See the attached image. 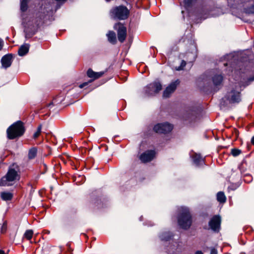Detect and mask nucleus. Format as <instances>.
Segmentation results:
<instances>
[{
	"label": "nucleus",
	"instance_id": "1",
	"mask_svg": "<svg viewBox=\"0 0 254 254\" xmlns=\"http://www.w3.org/2000/svg\"><path fill=\"white\" fill-rule=\"evenodd\" d=\"M180 213L178 217L179 226L185 230L189 229L192 223L191 216L188 208L181 207L179 209Z\"/></svg>",
	"mask_w": 254,
	"mask_h": 254
},
{
	"label": "nucleus",
	"instance_id": "2",
	"mask_svg": "<svg viewBox=\"0 0 254 254\" xmlns=\"http://www.w3.org/2000/svg\"><path fill=\"white\" fill-rule=\"evenodd\" d=\"M24 132L23 123L20 121H17L7 129V136L9 139H13L22 136Z\"/></svg>",
	"mask_w": 254,
	"mask_h": 254
},
{
	"label": "nucleus",
	"instance_id": "3",
	"mask_svg": "<svg viewBox=\"0 0 254 254\" xmlns=\"http://www.w3.org/2000/svg\"><path fill=\"white\" fill-rule=\"evenodd\" d=\"M241 101V90L232 89L227 92L225 96L222 98L221 104L227 106L228 104H238Z\"/></svg>",
	"mask_w": 254,
	"mask_h": 254
},
{
	"label": "nucleus",
	"instance_id": "4",
	"mask_svg": "<svg viewBox=\"0 0 254 254\" xmlns=\"http://www.w3.org/2000/svg\"><path fill=\"white\" fill-rule=\"evenodd\" d=\"M20 176L17 172L13 168H9L6 175L2 177L0 180V186H11L14 184V181L19 180Z\"/></svg>",
	"mask_w": 254,
	"mask_h": 254
},
{
	"label": "nucleus",
	"instance_id": "5",
	"mask_svg": "<svg viewBox=\"0 0 254 254\" xmlns=\"http://www.w3.org/2000/svg\"><path fill=\"white\" fill-rule=\"evenodd\" d=\"M129 14V10L124 5L113 7L110 11L111 17L117 20H125Z\"/></svg>",
	"mask_w": 254,
	"mask_h": 254
},
{
	"label": "nucleus",
	"instance_id": "6",
	"mask_svg": "<svg viewBox=\"0 0 254 254\" xmlns=\"http://www.w3.org/2000/svg\"><path fill=\"white\" fill-rule=\"evenodd\" d=\"M162 84L158 81H155L144 88V94L147 96H153L162 90Z\"/></svg>",
	"mask_w": 254,
	"mask_h": 254
},
{
	"label": "nucleus",
	"instance_id": "7",
	"mask_svg": "<svg viewBox=\"0 0 254 254\" xmlns=\"http://www.w3.org/2000/svg\"><path fill=\"white\" fill-rule=\"evenodd\" d=\"M173 127L172 125L168 123H160L154 127L153 130L156 133H167L170 132Z\"/></svg>",
	"mask_w": 254,
	"mask_h": 254
},
{
	"label": "nucleus",
	"instance_id": "8",
	"mask_svg": "<svg viewBox=\"0 0 254 254\" xmlns=\"http://www.w3.org/2000/svg\"><path fill=\"white\" fill-rule=\"evenodd\" d=\"M114 28L117 30L119 41L121 43H123L127 37L126 27L123 24L118 23L114 25Z\"/></svg>",
	"mask_w": 254,
	"mask_h": 254
},
{
	"label": "nucleus",
	"instance_id": "9",
	"mask_svg": "<svg viewBox=\"0 0 254 254\" xmlns=\"http://www.w3.org/2000/svg\"><path fill=\"white\" fill-rule=\"evenodd\" d=\"M221 217L218 215L214 216L209 222V226L214 232H218L220 228Z\"/></svg>",
	"mask_w": 254,
	"mask_h": 254
},
{
	"label": "nucleus",
	"instance_id": "10",
	"mask_svg": "<svg viewBox=\"0 0 254 254\" xmlns=\"http://www.w3.org/2000/svg\"><path fill=\"white\" fill-rule=\"evenodd\" d=\"M180 81L178 79L172 82L165 89L163 92V96L168 98L176 90L177 86L179 84Z\"/></svg>",
	"mask_w": 254,
	"mask_h": 254
},
{
	"label": "nucleus",
	"instance_id": "11",
	"mask_svg": "<svg viewBox=\"0 0 254 254\" xmlns=\"http://www.w3.org/2000/svg\"><path fill=\"white\" fill-rule=\"evenodd\" d=\"M155 155V152L154 150H147L141 154L140 159L143 162H148L151 161Z\"/></svg>",
	"mask_w": 254,
	"mask_h": 254
},
{
	"label": "nucleus",
	"instance_id": "12",
	"mask_svg": "<svg viewBox=\"0 0 254 254\" xmlns=\"http://www.w3.org/2000/svg\"><path fill=\"white\" fill-rule=\"evenodd\" d=\"M104 71L95 72L91 68H89L87 71V75L88 77L92 78L88 82H91L94 80L97 79L103 75Z\"/></svg>",
	"mask_w": 254,
	"mask_h": 254
},
{
	"label": "nucleus",
	"instance_id": "13",
	"mask_svg": "<svg viewBox=\"0 0 254 254\" xmlns=\"http://www.w3.org/2000/svg\"><path fill=\"white\" fill-rule=\"evenodd\" d=\"M12 56L11 54L4 56L1 59L2 67L4 68L9 67L12 63Z\"/></svg>",
	"mask_w": 254,
	"mask_h": 254
},
{
	"label": "nucleus",
	"instance_id": "14",
	"mask_svg": "<svg viewBox=\"0 0 254 254\" xmlns=\"http://www.w3.org/2000/svg\"><path fill=\"white\" fill-rule=\"evenodd\" d=\"M193 163L197 166L202 165L204 163V159L198 154L195 153L192 156Z\"/></svg>",
	"mask_w": 254,
	"mask_h": 254
},
{
	"label": "nucleus",
	"instance_id": "15",
	"mask_svg": "<svg viewBox=\"0 0 254 254\" xmlns=\"http://www.w3.org/2000/svg\"><path fill=\"white\" fill-rule=\"evenodd\" d=\"M223 80V77L221 74H215L212 78V80L215 87L221 86Z\"/></svg>",
	"mask_w": 254,
	"mask_h": 254
},
{
	"label": "nucleus",
	"instance_id": "16",
	"mask_svg": "<svg viewBox=\"0 0 254 254\" xmlns=\"http://www.w3.org/2000/svg\"><path fill=\"white\" fill-rule=\"evenodd\" d=\"M29 45L28 44H24L20 46L19 48L18 53L20 56L25 55L29 51Z\"/></svg>",
	"mask_w": 254,
	"mask_h": 254
},
{
	"label": "nucleus",
	"instance_id": "17",
	"mask_svg": "<svg viewBox=\"0 0 254 254\" xmlns=\"http://www.w3.org/2000/svg\"><path fill=\"white\" fill-rule=\"evenodd\" d=\"M0 197L3 200H10L12 198L13 194L9 192L3 191L0 193Z\"/></svg>",
	"mask_w": 254,
	"mask_h": 254
},
{
	"label": "nucleus",
	"instance_id": "18",
	"mask_svg": "<svg viewBox=\"0 0 254 254\" xmlns=\"http://www.w3.org/2000/svg\"><path fill=\"white\" fill-rule=\"evenodd\" d=\"M107 36L108 37V41L113 44H115L117 42L116 35L114 32L113 31H109V33L107 34Z\"/></svg>",
	"mask_w": 254,
	"mask_h": 254
},
{
	"label": "nucleus",
	"instance_id": "19",
	"mask_svg": "<svg viewBox=\"0 0 254 254\" xmlns=\"http://www.w3.org/2000/svg\"><path fill=\"white\" fill-rule=\"evenodd\" d=\"M173 237L172 234L170 232H165L160 235L162 241H169Z\"/></svg>",
	"mask_w": 254,
	"mask_h": 254
},
{
	"label": "nucleus",
	"instance_id": "20",
	"mask_svg": "<svg viewBox=\"0 0 254 254\" xmlns=\"http://www.w3.org/2000/svg\"><path fill=\"white\" fill-rule=\"evenodd\" d=\"M30 0H21L20 1V10L22 12H25L28 7V4Z\"/></svg>",
	"mask_w": 254,
	"mask_h": 254
},
{
	"label": "nucleus",
	"instance_id": "21",
	"mask_svg": "<svg viewBox=\"0 0 254 254\" xmlns=\"http://www.w3.org/2000/svg\"><path fill=\"white\" fill-rule=\"evenodd\" d=\"M37 149L36 147H32L30 148L28 152V158L29 159H34L37 155Z\"/></svg>",
	"mask_w": 254,
	"mask_h": 254
},
{
	"label": "nucleus",
	"instance_id": "22",
	"mask_svg": "<svg viewBox=\"0 0 254 254\" xmlns=\"http://www.w3.org/2000/svg\"><path fill=\"white\" fill-rule=\"evenodd\" d=\"M217 200L220 203H224L226 200V196L222 191H219L217 194Z\"/></svg>",
	"mask_w": 254,
	"mask_h": 254
},
{
	"label": "nucleus",
	"instance_id": "23",
	"mask_svg": "<svg viewBox=\"0 0 254 254\" xmlns=\"http://www.w3.org/2000/svg\"><path fill=\"white\" fill-rule=\"evenodd\" d=\"M197 0H184V4L186 8L191 7L195 3Z\"/></svg>",
	"mask_w": 254,
	"mask_h": 254
},
{
	"label": "nucleus",
	"instance_id": "24",
	"mask_svg": "<svg viewBox=\"0 0 254 254\" xmlns=\"http://www.w3.org/2000/svg\"><path fill=\"white\" fill-rule=\"evenodd\" d=\"M194 116L192 111H190L187 113L186 115H185L183 117L184 119L186 121H190L194 119Z\"/></svg>",
	"mask_w": 254,
	"mask_h": 254
},
{
	"label": "nucleus",
	"instance_id": "25",
	"mask_svg": "<svg viewBox=\"0 0 254 254\" xmlns=\"http://www.w3.org/2000/svg\"><path fill=\"white\" fill-rule=\"evenodd\" d=\"M33 232L32 230H27L24 234V237L27 240H30L33 236Z\"/></svg>",
	"mask_w": 254,
	"mask_h": 254
},
{
	"label": "nucleus",
	"instance_id": "26",
	"mask_svg": "<svg viewBox=\"0 0 254 254\" xmlns=\"http://www.w3.org/2000/svg\"><path fill=\"white\" fill-rule=\"evenodd\" d=\"M231 153L233 156L236 157L241 154V150L237 148H233L231 150Z\"/></svg>",
	"mask_w": 254,
	"mask_h": 254
},
{
	"label": "nucleus",
	"instance_id": "27",
	"mask_svg": "<svg viewBox=\"0 0 254 254\" xmlns=\"http://www.w3.org/2000/svg\"><path fill=\"white\" fill-rule=\"evenodd\" d=\"M41 129H42L41 125L39 126L37 128V130L36 132H35L33 135L34 138H36L39 136V135H40V134L41 133Z\"/></svg>",
	"mask_w": 254,
	"mask_h": 254
},
{
	"label": "nucleus",
	"instance_id": "28",
	"mask_svg": "<svg viewBox=\"0 0 254 254\" xmlns=\"http://www.w3.org/2000/svg\"><path fill=\"white\" fill-rule=\"evenodd\" d=\"M186 61L184 60H182L181 65L179 66L176 67V69L177 70H181L183 69V68L186 66Z\"/></svg>",
	"mask_w": 254,
	"mask_h": 254
},
{
	"label": "nucleus",
	"instance_id": "29",
	"mask_svg": "<svg viewBox=\"0 0 254 254\" xmlns=\"http://www.w3.org/2000/svg\"><path fill=\"white\" fill-rule=\"evenodd\" d=\"M21 16L22 19V23L24 25V26L26 27L27 26H28L29 25H30V24H28L26 22V20L25 18V14L24 13H22V14H21Z\"/></svg>",
	"mask_w": 254,
	"mask_h": 254
},
{
	"label": "nucleus",
	"instance_id": "30",
	"mask_svg": "<svg viewBox=\"0 0 254 254\" xmlns=\"http://www.w3.org/2000/svg\"><path fill=\"white\" fill-rule=\"evenodd\" d=\"M7 229V223L6 222H4L2 225L1 226V233H4L6 232Z\"/></svg>",
	"mask_w": 254,
	"mask_h": 254
},
{
	"label": "nucleus",
	"instance_id": "31",
	"mask_svg": "<svg viewBox=\"0 0 254 254\" xmlns=\"http://www.w3.org/2000/svg\"><path fill=\"white\" fill-rule=\"evenodd\" d=\"M246 11L248 13H254V4L248 7Z\"/></svg>",
	"mask_w": 254,
	"mask_h": 254
},
{
	"label": "nucleus",
	"instance_id": "32",
	"mask_svg": "<svg viewBox=\"0 0 254 254\" xmlns=\"http://www.w3.org/2000/svg\"><path fill=\"white\" fill-rule=\"evenodd\" d=\"M88 82H84V83H82V84H80V85H79V87L80 88H83L84 87H85V86H87V85H88Z\"/></svg>",
	"mask_w": 254,
	"mask_h": 254
},
{
	"label": "nucleus",
	"instance_id": "33",
	"mask_svg": "<svg viewBox=\"0 0 254 254\" xmlns=\"http://www.w3.org/2000/svg\"><path fill=\"white\" fill-rule=\"evenodd\" d=\"M88 82H84V83H82V84H80V85H79V87L80 88H83L84 87H85V86H87V85H88Z\"/></svg>",
	"mask_w": 254,
	"mask_h": 254
},
{
	"label": "nucleus",
	"instance_id": "34",
	"mask_svg": "<svg viewBox=\"0 0 254 254\" xmlns=\"http://www.w3.org/2000/svg\"><path fill=\"white\" fill-rule=\"evenodd\" d=\"M88 82H84V83H82V84H80V85H79V87L80 88H83L84 87H85V86H87V85H88Z\"/></svg>",
	"mask_w": 254,
	"mask_h": 254
},
{
	"label": "nucleus",
	"instance_id": "35",
	"mask_svg": "<svg viewBox=\"0 0 254 254\" xmlns=\"http://www.w3.org/2000/svg\"><path fill=\"white\" fill-rule=\"evenodd\" d=\"M210 254H217V251L215 249L212 248L211 250Z\"/></svg>",
	"mask_w": 254,
	"mask_h": 254
},
{
	"label": "nucleus",
	"instance_id": "36",
	"mask_svg": "<svg viewBox=\"0 0 254 254\" xmlns=\"http://www.w3.org/2000/svg\"><path fill=\"white\" fill-rule=\"evenodd\" d=\"M3 41L0 39V51L2 49L3 47Z\"/></svg>",
	"mask_w": 254,
	"mask_h": 254
},
{
	"label": "nucleus",
	"instance_id": "37",
	"mask_svg": "<svg viewBox=\"0 0 254 254\" xmlns=\"http://www.w3.org/2000/svg\"><path fill=\"white\" fill-rule=\"evenodd\" d=\"M254 81V76L250 77L249 78V81Z\"/></svg>",
	"mask_w": 254,
	"mask_h": 254
},
{
	"label": "nucleus",
	"instance_id": "38",
	"mask_svg": "<svg viewBox=\"0 0 254 254\" xmlns=\"http://www.w3.org/2000/svg\"><path fill=\"white\" fill-rule=\"evenodd\" d=\"M195 254H203L201 251H197L195 252Z\"/></svg>",
	"mask_w": 254,
	"mask_h": 254
},
{
	"label": "nucleus",
	"instance_id": "39",
	"mask_svg": "<svg viewBox=\"0 0 254 254\" xmlns=\"http://www.w3.org/2000/svg\"><path fill=\"white\" fill-rule=\"evenodd\" d=\"M252 143L254 145V136L251 139Z\"/></svg>",
	"mask_w": 254,
	"mask_h": 254
},
{
	"label": "nucleus",
	"instance_id": "40",
	"mask_svg": "<svg viewBox=\"0 0 254 254\" xmlns=\"http://www.w3.org/2000/svg\"><path fill=\"white\" fill-rule=\"evenodd\" d=\"M0 254H6L3 250H0Z\"/></svg>",
	"mask_w": 254,
	"mask_h": 254
},
{
	"label": "nucleus",
	"instance_id": "41",
	"mask_svg": "<svg viewBox=\"0 0 254 254\" xmlns=\"http://www.w3.org/2000/svg\"><path fill=\"white\" fill-rule=\"evenodd\" d=\"M246 177H249L250 178V180L248 181V182H250L252 181V178H251V176H246Z\"/></svg>",
	"mask_w": 254,
	"mask_h": 254
},
{
	"label": "nucleus",
	"instance_id": "42",
	"mask_svg": "<svg viewBox=\"0 0 254 254\" xmlns=\"http://www.w3.org/2000/svg\"><path fill=\"white\" fill-rule=\"evenodd\" d=\"M66 246H67L69 249H70V244L69 243H68L66 244Z\"/></svg>",
	"mask_w": 254,
	"mask_h": 254
},
{
	"label": "nucleus",
	"instance_id": "43",
	"mask_svg": "<svg viewBox=\"0 0 254 254\" xmlns=\"http://www.w3.org/2000/svg\"><path fill=\"white\" fill-rule=\"evenodd\" d=\"M107 1H110L111 0H106Z\"/></svg>",
	"mask_w": 254,
	"mask_h": 254
},
{
	"label": "nucleus",
	"instance_id": "44",
	"mask_svg": "<svg viewBox=\"0 0 254 254\" xmlns=\"http://www.w3.org/2000/svg\"><path fill=\"white\" fill-rule=\"evenodd\" d=\"M25 37H26V38H27V34L25 35Z\"/></svg>",
	"mask_w": 254,
	"mask_h": 254
},
{
	"label": "nucleus",
	"instance_id": "45",
	"mask_svg": "<svg viewBox=\"0 0 254 254\" xmlns=\"http://www.w3.org/2000/svg\"><path fill=\"white\" fill-rule=\"evenodd\" d=\"M227 65V64H225L224 65L226 66Z\"/></svg>",
	"mask_w": 254,
	"mask_h": 254
}]
</instances>
